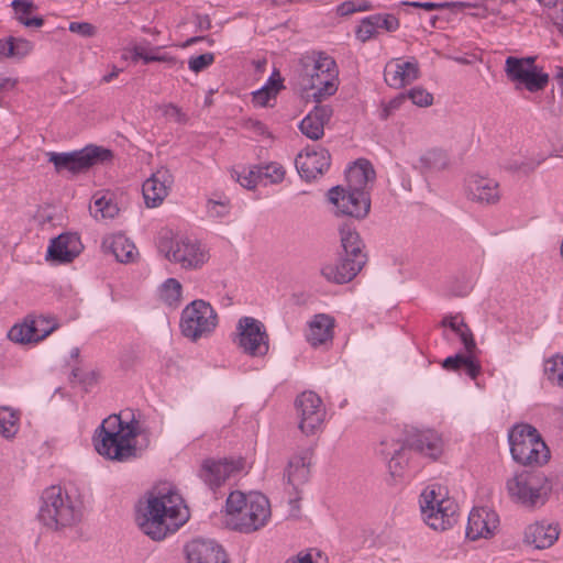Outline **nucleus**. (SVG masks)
Returning <instances> with one entry per match:
<instances>
[{"label":"nucleus","instance_id":"obj_60","mask_svg":"<svg viewBox=\"0 0 563 563\" xmlns=\"http://www.w3.org/2000/svg\"><path fill=\"white\" fill-rule=\"evenodd\" d=\"M196 24L199 31H207L211 29V20L207 14H197Z\"/></svg>","mask_w":563,"mask_h":563},{"label":"nucleus","instance_id":"obj_47","mask_svg":"<svg viewBox=\"0 0 563 563\" xmlns=\"http://www.w3.org/2000/svg\"><path fill=\"white\" fill-rule=\"evenodd\" d=\"M407 99L417 107H429L433 103L432 93L428 92L424 88L417 86L406 92Z\"/></svg>","mask_w":563,"mask_h":563},{"label":"nucleus","instance_id":"obj_32","mask_svg":"<svg viewBox=\"0 0 563 563\" xmlns=\"http://www.w3.org/2000/svg\"><path fill=\"white\" fill-rule=\"evenodd\" d=\"M93 205L90 206V214L95 219H113L119 212L120 208L115 202V196L109 190H98L92 196Z\"/></svg>","mask_w":563,"mask_h":563},{"label":"nucleus","instance_id":"obj_2","mask_svg":"<svg viewBox=\"0 0 563 563\" xmlns=\"http://www.w3.org/2000/svg\"><path fill=\"white\" fill-rule=\"evenodd\" d=\"M189 519V510L184 505L181 496L168 492L147 499L144 512L139 516V527L142 532L154 541L164 540L176 532Z\"/></svg>","mask_w":563,"mask_h":563},{"label":"nucleus","instance_id":"obj_41","mask_svg":"<svg viewBox=\"0 0 563 563\" xmlns=\"http://www.w3.org/2000/svg\"><path fill=\"white\" fill-rule=\"evenodd\" d=\"M249 503V495L242 492H232L227 498L225 509L228 515L232 516V522L238 521V518L244 512Z\"/></svg>","mask_w":563,"mask_h":563},{"label":"nucleus","instance_id":"obj_3","mask_svg":"<svg viewBox=\"0 0 563 563\" xmlns=\"http://www.w3.org/2000/svg\"><path fill=\"white\" fill-rule=\"evenodd\" d=\"M308 82L305 88L311 90L309 97L316 102L334 95L339 87V69L335 60L322 53L312 52L300 59Z\"/></svg>","mask_w":563,"mask_h":563},{"label":"nucleus","instance_id":"obj_35","mask_svg":"<svg viewBox=\"0 0 563 563\" xmlns=\"http://www.w3.org/2000/svg\"><path fill=\"white\" fill-rule=\"evenodd\" d=\"M310 462L307 456L296 455L292 456L287 465L285 476L287 483L297 489L300 485L305 484L309 478Z\"/></svg>","mask_w":563,"mask_h":563},{"label":"nucleus","instance_id":"obj_57","mask_svg":"<svg viewBox=\"0 0 563 563\" xmlns=\"http://www.w3.org/2000/svg\"><path fill=\"white\" fill-rule=\"evenodd\" d=\"M355 12H357V8H356V1H354V0L345 1V2L341 3L340 5H338V8H336V13L341 16H347Z\"/></svg>","mask_w":563,"mask_h":563},{"label":"nucleus","instance_id":"obj_55","mask_svg":"<svg viewBox=\"0 0 563 563\" xmlns=\"http://www.w3.org/2000/svg\"><path fill=\"white\" fill-rule=\"evenodd\" d=\"M262 88L277 96L278 91L283 88V79L278 73L274 71Z\"/></svg>","mask_w":563,"mask_h":563},{"label":"nucleus","instance_id":"obj_50","mask_svg":"<svg viewBox=\"0 0 563 563\" xmlns=\"http://www.w3.org/2000/svg\"><path fill=\"white\" fill-rule=\"evenodd\" d=\"M16 20L20 22L21 16H29L34 10L37 9L35 3L31 0H13L11 2Z\"/></svg>","mask_w":563,"mask_h":563},{"label":"nucleus","instance_id":"obj_27","mask_svg":"<svg viewBox=\"0 0 563 563\" xmlns=\"http://www.w3.org/2000/svg\"><path fill=\"white\" fill-rule=\"evenodd\" d=\"M78 243V238L73 234H59L51 241L47 258L57 263H69L79 254Z\"/></svg>","mask_w":563,"mask_h":563},{"label":"nucleus","instance_id":"obj_59","mask_svg":"<svg viewBox=\"0 0 563 563\" xmlns=\"http://www.w3.org/2000/svg\"><path fill=\"white\" fill-rule=\"evenodd\" d=\"M44 19L42 16H21L20 23L26 27H41L44 25Z\"/></svg>","mask_w":563,"mask_h":563},{"label":"nucleus","instance_id":"obj_39","mask_svg":"<svg viewBox=\"0 0 563 563\" xmlns=\"http://www.w3.org/2000/svg\"><path fill=\"white\" fill-rule=\"evenodd\" d=\"M110 247L117 261L121 263L133 261L136 254L135 245L123 235L114 236Z\"/></svg>","mask_w":563,"mask_h":563},{"label":"nucleus","instance_id":"obj_18","mask_svg":"<svg viewBox=\"0 0 563 563\" xmlns=\"http://www.w3.org/2000/svg\"><path fill=\"white\" fill-rule=\"evenodd\" d=\"M420 77L419 63L415 57L402 62L401 59L389 60L384 69L385 82L391 88H402L410 85Z\"/></svg>","mask_w":563,"mask_h":563},{"label":"nucleus","instance_id":"obj_48","mask_svg":"<svg viewBox=\"0 0 563 563\" xmlns=\"http://www.w3.org/2000/svg\"><path fill=\"white\" fill-rule=\"evenodd\" d=\"M214 62L213 53H205L199 56L191 57L188 62V67L194 73H200L208 68Z\"/></svg>","mask_w":563,"mask_h":563},{"label":"nucleus","instance_id":"obj_37","mask_svg":"<svg viewBox=\"0 0 563 563\" xmlns=\"http://www.w3.org/2000/svg\"><path fill=\"white\" fill-rule=\"evenodd\" d=\"M33 49V43L22 37L9 36L0 41V54L7 57L23 58Z\"/></svg>","mask_w":563,"mask_h":563},{"label":"nucleus","instance_id":"obj_38","mask_svg":"<svg viewBox=\"0 0 563 563\" xmlns=\"http://www.w3.org/2000/svg\"><path fill=\"white\" fill-rule=\"evenodd\" d=\"M420 168L426 172H440L449 166L448 153L443 150L433 148L426 152L420 158Z\"/></svg>","mask_w":563,"mask_h":563},{"label":"nucleus","instance_id":"obj_8","mask_svg":"<svg viewBox=\"0 0 563 563\" xmlns=\"http://www.w3.org/2000/svg\"><path fill=\"white\" fill-rule=\"evenodd\" d=\"M218 324V316L213 307L202 300L196 299L181 311L179 328L181 334L192 342L209 335Z\"/></svg>","mask_w":563,"mask_h":563},{"label":"nucleus","instance_id":"obj_62","mask_svg":"<svg viewBox=\"0 0 563 563\" xmlns=\"http://www.w3.org/2000/svg\"><path fill=\"white\" fill-rule=\"evenodd\" d=\"M131 53H132V56H131L132 60L136 62L141 58V56H143V54L146 53V47L142 44H135L132 46Z\"/></svg>","mask_w":563,"mask_h":563},{"label":"nucleus","instance_id":"obj_46","mask_svg":"<svg viewBox=\"0 0 563 563\" xmlns=\"http://www.w3.org/2000/svg\"><path fill=\"white\" fill-rule=\"evenodd\" d=\"M209 217L214 219L224 218L230 212V200L228 198L209 199L207 203Z\"/></svg>","mask_w":563,"mask_h":563},{"label":"nucleus","instance_id":"obj_42","mask_svg":"<svg viewBox=\"0 0 563 563\" xmlns=\"http://www.w3.org/2000/svg\"><path fill=\"white\" fill-rule=\"evenodd\" d=\"M18 420L13 410L0 407V434L7 439L14 437L18 431Z\"/></svg>","mask_w":563,"mask_h":563},{"label":"nucleus","instance_id":"obj_26","mask_svg":"<svg viewBox=\"0 0 563 563\" xmlns=\"http://www.w3.org/2000/svg\"><path fill=\"white\" fill-rule=\"evenodd\" d=\"M238 471L234 462L207 460L201 466L199 476L211 488L221 486L232 473Z\"/></svg>","mask_w":563,"mask_h":563},{"label":"nucleus","instance_id":"obj_53","mask_svg":"<svg viewBox=\"0 0 563 563\" xmlns=\"http://www.w3.org/2000/svg\"><path fill=\"white\" fill-rule=\"evenodd\" d=\"M406 100H407L406 92H401L397 97L391 99L388 103L385 104L383 112H382V118L387 119L393 112L398 110Z\"/></svg>","mask_w":563,"mask_h":563},{"label":"nucleus","instance_id":"obj_17","mask_svg":"<svg viewBox=\"0 0 563 563\" xmlns=\"http://www.w3.org/2000/svg\"><path fill=\"white\" fill-rule=\"evenodd\" d=\"M365 263L366 258H352V256L340 254L334 263L324 264L320 273L330 283L346 284L361 272Z\"/></svg>","mask_w":563,"mask_h":563},{"label":"nucleus","instance_id":"obj_64","mask_svg":"<svg viewBox=\"0 0 563 563\" xmlns=\"http://www.w3.org/2000/svg\"><path fill=\"white\" fill-rule=\"evenodd\" d=\"M356 8H357V12H364V11L372 10L373 5L369 1L360 0V1H356Z\"/></svg>","mask_w":563,"mask_h":563},{"label":"nucleus","instance_id":"obj_10","mask_svg":"<svg viewBox=\"0 0 563 563\" xmlns=\"http://www.w3.org/2000/svg\"><path fill=\"white\" fill-rule=\"evenodd\" d=\"M507 78L516 88H526L530 92L543 90L549 82V75L536 65V57L508 56L505 62Z\"/></svg>","mask_w":563,"mask_h":563},{"label":"nucleus","instance_id":"obj_16","mask_svg":"<svg viewBox=\"0 0 563 563\" xmlns=\"http://www.w3.org/2000/svg\"><path fill=\"white\" fill-rule=\"evenodd\" d=\"M331 156L323 147L307 146L295 159L296 168L301 178L306 180L316 179L329 169Z\"/></svg>","mask_w":563,"mask_h":563},{"label":"nucleus","instance_id":"obj_5","mask_svg":"<svg viewBox=\"0 0 563 563\" xmlns=\"http://www.w3.org/2000/svg\"><path fill=\"white\" fill-rule=\"evenodd\" d=\"M37 517L44 526L57 530L79 521L80 510L60 487L52 486L42 494V505Z\"/></svg>","mask_w":563,"mask_h":563},{"label":"nucleus","instance_id":"obj_54","mask_svg":"<svg viewBox=\"0 0 563 563\" xmlns=\"http://www.w3.org/2000/svg\"><path fill=\"white\" fill-rule=\"evenodd\" d=\"M276 98V95L273 93V92H269L267 91L266 89H258L256 91L253 92V102L256 104V106H260V107H267L269 106V100L271 99H275Z\"/></svg>","mask_w":563,"mask_h":563},{"label":"nucleus","instance_id":"obj_19","mask_svg":"<svg viewBox=\"0 0 563 563\" xmlns=\"http://www.w3.org/2000/svg\"><path fill=\"white\" fill-rule=\"evenodd\" d=\"M498 515L488 508H473L468 515L466 537L470 540L489 538L498 528Z\"/></svg>","mask_w":563,"mask_h":563},{"label":"nucleus","instance_id":"obj_56","mask_svg":"<svg viewBox=\"0 0 563 563\" xmlns=\"http://www.w3.org/2000/svg\"><path fill=\"white\" fill-rule=\"evenodd\" d=\"M441 324H442L443 327H449L453 332H455V333H456V332H459V331L461 330V328H462L463 325H465L466 323H465L463 320H461V319L459 318V316H451V317H445V318L442 320Z\"/></svg>","mask_w":563,"mask_h":563},{"label":"nucleus","instance_id":"obj_36","mask_svg":"<svg viewBox=\"0 0 563 563\" xmlns=\"http://www.w3.org/2000/svg\"><path fill=\"white\" fill-rule=\"evenodd\" d=\"M37 323L38 321L32 320L30 323L25 322L23 324L13 325L8 332L9 340L22 344L41 341L49 334L52 329L40 334Z\"/></svg>","mask_w":563,"mask_h":563},{"label":"nucleus","instance_id":"obj_21","mask_svg":"<svg viewBox=\"0 0 563 563\" xmlns=\"http://www.w3.org/2000/svg\"><path fill=\"white\" fill-rule=\"evenodd\" d=\"M173 181V175L167 168L156 170L142 186L145 205L150 208L161 205L167 197Z\"/></svg>","mask_w":563,"mask_h":563},{"label":"nucleus","instance_id":"obj_33","mask_svg":"<svg viewBox=\"0 0 563 563\" xmlns=\"http://www.w3.org/2000/svg\"><path fill=\"white\" fill-rule=\"evenodd\" d=\"M442 367L448 371H464L472 379H475L481 373V364L475 358L474 353H456L448 356L442 362Z\"/></svg>","mask_w":563,"mask_h":563},{"label":"nucleus","instance_id":"obj_61","mask_svg":"<svg viewBox=\"0 0 563 563\" xmlns=\"http://www.w3.org/2000/svg\"><path fill=\"white\" fill-rule=\"evenodd\" d=\"M287 563H314L311 553H299L297 556L287 560Z\"/></svg>","mask_w":563,"mask_h":563},{"label":"nucleus","instance_id":"obj_49","mask_svg":"<svg viewBox=\"0 0 563 563\" xmlns=\"http://www.w3.org/2000/svg\"><path fill=\"white\" fill-rule=\"evenodd\" d=\"M238 181L247 189H254L261 183L260 165L253 166L246 174L239 175Z\"/></svg>","mask_w":563,"mask_h":563},{"label":"nucleus","instance_id":"obj_44","mask_svg":"<svg viewBox=\"0 0 563 563\" xmlns=\"http://www.w3.org/2000/svg\"><path fill=\"white\" fill-rule=\"evenodd\" d=\"M544 372L552 383L563 387V356H554L545 362Z\"/></svg>","mask_w":563,"mask_h":563},{"label":"nucleus","instance_id":"obj_4","mask_svg":"<svg viewBox=\"0 0 563 563\" xmlns=\"http://www.w3.org/2000/svg\"><path fill=\"white\" fill-rule=\"evenodd\" d=\"M512 459L522 465H542L550 459V451L538 430L526 423L514 426L508 433Z\"/></svg>","mask_w":563,"mask_h":563},{"label":"nucleus","instance_id":"obj_12","mask_svg":"<svg viewBox=\"0 0 563 563\" xmlns=\"http://www.w3.org/2000/svg\"><path fill=\"white\" fill-rule=\"evenodd\" d=\"M328 197L338 211L344 216L364 219L371 210L369 191L335 186L329 190Z\"/></svg>","mask_w":563,"mask_h":563},{"label":"nucleus","instance_id":"obj_51","mask_svg":"<svg viewBox=\"0 0 563 563\" xmlns=\"http://www.w3.org/2000/svg\"><path fill=\"white\" fill-rule=\"evenodd\" d=\"M464 345L466 353H475L477 347L471 329L467 324L463 325L459 332L455 333Z\"/></svg>","mask_w":563,"mask_h":563},{"label":"nucleus","instance_id":"obj_13","mask_svg":"<svg viewBox=\"0 0 563 563\" xmlns=\"http://www.w3.org/2000/svg\"><path fill=\"white\" fill-rule=\"evenodd\" d=\"M299 429L306 435L314 434L322 426L325 409L321 398L313 391H303L295 401Z\"/></svg>","mask_w":563,"mask_h":563},{"label":"nucleus","instance_id":"obj_34","mask_svg":"<svg viewBox=\"0 0 563 563\" xmlns=\"http://www.w3.org/2000/svg\"><path fill=\"white\" fill-rule=\"evenodd\" d=\"M387 445H388L387 441H382L380 442L382 449H380L379 453L385 459L388 460L387 466H388L390 475L393 477H399L402 475V472L408 462L407 452H406L407 445H406V443L405 444L394 443L393 451L387 450Z\"/></svg>","mask_w":563,"mask_h":563},{"label":"nucleus","instance_id":"obj_30","mask_svg":"<svg viewBox=\"0 0 563 563\" xmlns=\"http://www.w3.org/2000/svg\"><path fill=\"white\" fill-rule=\"evenodd\" d=\"M340 240L343 252L341 254L352 256V258H366V254L363 253L364 244L361 240L356 228L353 222L345 221L340 228Z\"/></svg>","mask_w":563,"mask_h":563},{"label":"nucleus","instance_id":"obj_40","mask_svg":"<svg viewBox=\"0 0 563 563\" xmlns=\"http://www.w3.org/2000/svg\"><path fill=\"white\" fill-rule=\"evenodd\" d=\"M161 298L166 305L177 307L181 299V284L175 278H168L162 285Z\"/></svg>","mask_w":563,"mask_h":563},{"label":"nucleus","instance_id":"obj_20","mask_svg":"<svg viewBox=\"0 0 563 563\" xmlns=\"http://www.w3.org/2000/svg\"><path fill=\"white\" fill-rule=\"evenodd\" d=\"M187 563H222L228 560L223 548L212 540L196 539L185 547Z\"/></svg>","mask_w":563,"mask_h":563},{"label":"nucleus","instance_id":"obj_25","mask_svg":"<svg viewBox=\"0 0 563 563\" xmlns=\"http://www.w3.org/2000/svg\"><path fill=\"white\" fill-rule=\"evenodd\" d=\"M330 106H316L299 123L300 132L310 140L318 141L324 135V125L332 117Z\"/></svg>","mask_w":563,"mask_h":563},{"label":"nucleus","instance_id":"obj_45","mask_svg":"<svg viewBox=\"0 0 563 563\" xmlns=\"http://www.w3.org/2000/svg\"><path fill=\"white\" fill-rule=\"evenodd\" d=\"M478 8L477 3L466 2V1H456V2H422L421 9L426 11L449 9L452 12H462L466 9Z\"/></svg>","mask_w":563,"mask_h":563},{"label":"nucleus","instance_id":"obj_7","mask_svg":"<svg viewBox=\"0 0 563 563\" xmlns=\"http://www.w3.org/2000/svg\"><path fill=\"white\" fill-rule=\"evenodd\" d=\"M47 157L48 162L54 165L56 173L68 172L71 175H77L86 173L97 164L111 161L113 153L102 146L87 145L78 151L48 152Z\"/></svg>","mask_w":563,"mask_h":563},{"label":"nucleus","instance_id":"obj_22","mask_svg":"<svg viewBox=\"0 0 563 563\" xmlns=\"http://www.w3.org/2000/svg\"><path fill=\"white\" fill-rule=\"evenodd\" d=\"M406 445L435 461L443 452V440L434 430H417L406 438Z\"/></svg>","mask_w":563,"mask_h":563},{"label":"nucleus","instance_id":"obj_9","mask_svg":"<svg viewBox=\"0 0 563 563\" xmlns=\"http://www.w3.org/2000/svg\"><path fill=\"white\" fill-rule=\"evenodd\" d=\"M419 504L424 522L433 530L444 531L456 522V505L449 498H440L434 486L421 493Z\"/></svg>","mask_w":563,"mask_h":563},{"label":"nucleus","instance_id":"obj_24","mask_svg":"<svg viewBox=\"0 0 563 563\" xmlns=\"http://www.w3.org/2000/svg\"><path fill=\"white\" fill-rule=\"evenodd\" d=\"M399 20L393 14L376 13L362 19L356 29V37L365 43L379 33V30L395 32L399 29Z\"/></svg>","mask_w":563,"mask_h":563},{"label":"nucleus","instance_id":"obj_11","mask_svg":"<svg viewBox=\"0 0 563 563\" xmlns=\"http://www.w3.org/2000/svg\"><path fill=\"white\" fill-rule=\"evenodd\" d=\"M158 250L168 261L178 263L186 269L199 268L208 258L201 245L186 236L176 238L170 242L161 241Z\"/></svg>","mask_w":563,"mask_h":563},{"label":"nucleus","instance_id":"obj_52","mask_svg":"<svg viewBox=\"0 0 563 563\" xmlns=\"http://www.w3.org/2000/svg\"><path fill=\"white\" fill-rule=\"evenodd\" d=\"M68 30L82 37H92L96 35L97 29L88 22H70Z\"/></svg>","mask_w":563,"mask_h":563},{"label":"nucleus","instance_id":"obj_15","mask_svg":"<svg viewBox=\"0 0 563 563\" xmlns=\"http://www.w3.org/2000/svg\"><path fill=\"white\" fill-rule=\"evenodd\" d=\"M271 517V506L267 497L261 493L249 494V503L244 512L234 521V529L250 533L264 527Z\"/></svg>","mask_w":563,"mask_h":563},{"label":"nucleus","instance_id":"obj_1","mask_svg":"<svg viewBox=\"0 0 563 563\" xmlns=\"http://www.w3.org/2000/svg\"><path fill=\"white\" fill-rule=\"evenodd\" d=\"M98 431L95 448L100 455L118 462H128L137 457L135 439L140 430L132 411L110 415L102 421Z\"/></svg>","mask_w":563,"mask_h":563},{"label":"nucleus","instance_id":"obj_43","mask_svg":"<svg viewBox=\"0 0 563 563\" xmlns=\"http://www.w3.org/2000/svg\"><path fill=\"white\" fill-rule=\"evenodd\" d=\"M260 169L261 183H264L265 185L280 183L285 177V170L283 166L277 163L260 165Z\"/></svg>","mask_w":563,"mask_h":563},{"label":"nucleus","instance_id":"obj_6","mask_svg":"<svg viewBox=\"0 0 563 563\" xmlns=\"http://www.w3.org/2000/svg\"><path fill=\"white\" fill-rule=\"evenodd\" d=\"M506 487L512 500L527 507L543 505L552 489L547 476L536 470L516 474L507 481Z\"/></svg>","mask_w":563,"mask_h":563},{"label":"nucleus","instance_id":"obj_31","mask_svg":"<svg viewBox=\"0 0 563 563\" xmlns=\"http://www.w3.org/2000/svg\"><path fill=\"white\" fill-rule=\"evenodd\" d=\"M334 319L328 314H316L309 323L307 341L312 346H318L330 341L333 336Z\"/></svg>","mask_w":563,"mask_h":563},{"label":"nucleus","instance_id":"obj_23","mask_svg":"<svg viewBox=\"0 0 563 563\" xmlns=\"http://www.w3.org/2000/svg\"><path fill=\"white\" fill-rule=\"evenodd\" d=\"M468 197L481 203H496L500 199L499 185L496 180L477 174H472L466 179Z\"/></svg>","mask_w":563,"mask_h":563},{"label":"nucleus","instance_id":"obj_14","mask_svg":"<svg viewBox=\"0 0 563 563\" xmlns=\"http://www.w3.org/2000/svg\"><path fill=\"white\" fill-rule=\"evenodd\" d=\"M238 345L252 356H261L268 351V335L264 324L252 317H243L238 323Z\"/></svg>","mask_w":563,"mask_h":563},{"label":"nucleus","instance_id":"obj_63","mask_svg":"<svg viewBox=\"0 0 563 563\" xmlns=\"http://www.w3.org/2000/svg\"><path fill=\"white\" fill-rule=\"evenodd\" d=\"M165 113H166L167 115H175V117H176V119H177V121H180V120H181V117H183V114H181L180 110H179L177 107L173 106V104H169V106L167 107V110L165 111Z\"/></svg>","mask_w":563,"mask_h":563},{"label":"nucleus","instance_id":"obj_28","mask_svg":"<svg viewBox=\"0 0 563 563\" xmlns=\"http://www.w3.org/2000/svg\"><path fill=\"white\" fill-rule=\"evenodd\" d=\"M346 187L361 191H369L368 184L375 179V170L367 159H357L345 174Z\"/></svg>","mask_w":563,"mask_h":563},{"label":"nucleus","instance_id":"obj_58","mask_svg":"<svg viewBox=\"0 0 563 563\" xmlns=\"http://www.w3.org/2000/svg\"><path fill=\"white\" fill-rule=\"evenodd\" d=\"M154 62L166 63V64H168L169 67H183L184 66L183 62H179V60H177L176 57L167 55V54H163V55L154 54Z\"/></svg>","mask_w":563,"mask_h":563},{"label":"nucleus","instance_id":"obj_29","mask_svg":"<svg viewBox=\"0 0 563 563\" xmlns=\"http://www.w3.org/2000/svg\"><path fill=\"white\" fill-rule=\"evenodd\" d=\"M526 541L537 549L550 548L559 538V528L551 523L536 522L525 532Z\"/></svg>","mask_w":563,"mask_h":563}]
</instances>
